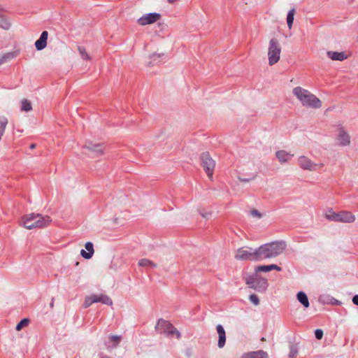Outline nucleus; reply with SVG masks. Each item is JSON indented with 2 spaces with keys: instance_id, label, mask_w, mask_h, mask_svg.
<instances>
[{
  "instance_id": "obj_1",
  "label": "nucleus",
  "mask_w": 358,
  "mask_h": 358,
  "mask_svg": "<svg viewBox=\"0 0 358 358\" xmlns=\"http://www.w3.org/2000/svg\"><path fill=\"white\" fill-rule=\"evenodd\" d=\"M285 241H275L263 244L257 248L259 260L275 258L281 255L286 249Z\"/></svg>"
},
{
  "instance_id": "obj_2",
  "label": "nucleus",
  "mask_w": 358,
  "mask_h": 358,
  "mask_svg": "<svg viewBox=\"0 0 358 358\" xmlns=\"http://www.w3.org/2000/svg\"><path fill=\"white\" fill-rule=\"evenodd\" d=\"M293 94L301 101L302 105L311 108H320L322 106L321 101L308 90L301 87L293 89Z\"/></svg>"
},
{
  "instance_id": "obj_3",
  "label": "nucleus",
  "mask_w": 358,
  "mask_h": 358,
  "mask_svg": "<svg viewBox=\"0 0 358 358\" xmlns=\"http://www.w3.org/2000/svg\"><path fill=\"white\" fill-rule=\"evenodd\" d=\"M51 222L52 219L50 216L39 213H31L22 217L23 226L27 229L43 228L48 226Z\"/></svg>"
},
{
  "instance_id": "obj_4",
  "label": "nucleus",
  "mask_w": 358,
  "mask_h": 358,
  "mask_svg": "<svg viewBox=\"0 0 358 358\" xmlns=\"http://www.w3.org/2000/svg\"><path fill=\"white\" fill-rule=\"evenodd\" d=\"M245 284L251 289L258 292H264L268 287L266 278L260 276L258 273L247 275L245 278Z\"/></svg>"
},
{
  "instance_id": "obj_5",
  "label": "nucleus",
  "mask_w": 358,
  "mask_h": 358,
  "mask_svg": "<svg viewBox=\"0 0 358 358\" xmlns=\"http://www.w3.org/2000/svg\"><path fill=\"white\" fill-rule=\"evenodd\" d=\"M235 259L239 261L259 262L257 248L242 247L236 250Z\"/></svg>"
},
{
  "instance_id": "obj_6",
  "label": "nucleus",
  "mask_w": 358,
  "mask_h": 358,
  "mask_svg": "<svg viewBox=\"0 0 358 358\" xmlns=\"http://www.w3.org/2000/svg\"><path fill=\"white\" fill-rule=\"evenodd\" d=\"M281 46L279 41L273 38L270 40L268 48V64L272 66L276 64L280 57Z\"/></svg>"
},
{
  "instance_id": "obj_7",
  "label": "nucleus",
  "mask_w": 358,
  "mask_h": 358,
  "mask_svg": "<svg viewBox=\"0 0 358 358\" xmlns=\"http://www.w3.org/2000/svg\"><path fill=\"white\" fill-rule=\"evenodd\" d=\"M155 329L159 334H164L168 336H171L176 334L178 339L181 337L180 333L173 327V325L163 319H159L158 320Z\"/></svg>"
},
{
  "instance_id": "obj_8",
  "label": "nucleus",
  "mask_w": 358,
  "mask_h": 358,
  "mask_svg": "<svg viewBox=\"0 0 358 358\" xmlns=\"http://www.w3.org/2000/svg\"><path fill=\"white\" fill-rule=\"evenodd\" d=\"M201 165L203 168L209 179L212 180L215 162L208 152H203L200 157Z\"/></svg>"
},
{
  "instance_id": "obj_9",
  "label": "nucleus",
  "mask_w": 358,
  "mask_h": 358,
  "mask_svg": "<svg viewBox=\"0 0 358 358\" xmlns=\"http://www.w3.org/2000/svg\"><path fill=\"white\" fill-rule=\"evenodd\" d=\"M162 17L160 13H150L143 15L140 18L137 20V22L138 24L141 26H145L147 24H153L158 20H159Z\"/></svg>"
},
{
  "instance_id": "obj_10",
  "label": "nucleus",
  "mask_w": 358,
  "mask_h": 358,
  "mask_svg": "<svg viewBox=\"0 0 358 358\" xmlns=\"http://www.w3.org/2000/svg\"><path fill=\"white\" fill-rule=\"evenodd\" d=\"M298 164L300 168L303 170L313 171L316 170L317 164L313 162L309 158L306 156H301L298 159Z\"/></svg>"
},
{
  "instance_id": "obj_11",
  "label": "nucleus",
  "mask_w": 358,
  "mask_h": 358,
  "mask_svg": "<svg viewBox=\"0 0 358 358\" xmlns=\"http://www.w3.org/2000/svg\"><path fill=\"white\" fill-rule=\"evenodd\" d=\"M336 140L340 146H347L350 143V138L349 134L342 128L339 129Z\"/></svg>"
},
{
  "instance_id": "obj_12",
  "label": "nucleus",
  "mask_w": 358,
  "mask_h": 358,
  "mask_svg": "<svg viewBox=\"0 0 358 358\" xmlns=\"http://www.w3.org/2000/svg\"><path fill=\"white\" fill-rule=\"evenodd\" d=\"M48 36V32L47 31H43L39 38L35 42V47L37 50H43L47 45V40Z\"/></svg>"
},
{
  "instance_id": "obj_13",
  "label": "nucleus",
  "mask_w": 358,
  "mask_h": 358,
  "mask_svg": "<svg viewBox=\"0 0 358 358\" xmlns=\"http://www.w3.org/2000/svg\"><path fill=\"white\" fill-rule=\"evenodd\" d=\"M355 216L350 211L339 212V222L343 223H352L355 221Z\"/></svg>"
},
{
  "instance_id": "obj_14",
  "label": "nucleus",
  "mask_w": 358,
  "mask_h": 358,
  "mask_svg": "<svg viewBox=\"0 0 358 358\" xmlns=\"http://www.w3.org/2000/svg\"><path fill=\"white\" fill-rule=\"evenodd\" d=\"M85 248L87 251H85L83 249L81 250L80 255L83 258L86 259H90V258H92L94 252L93 243L92 242L88 241L85 243Z\"/></svg>"
},
{
  "instance_id": "obj_15",
  "label": "nucleus",
  "mask_w": 358,
  "mask_h": 358,
  "mask_svg": "<svg viewBox=\"0 0 358 358\" xmlns=\"http://www.w3.org/2000/svg\"><path fill=\"white\" fill-rule=\"evenodd\" d=\"M275 156L281 164H284L289 162L294 156V155L285 150H281L276 152Z\"/></svg>"
},
{
  "instance_id": "obj_16",
  "label": "nucleus",
  "mask_w": 358,
  "mask_h": 358,
  "mask_svg": "<svg viewBox=\"0 0 358 358\" xmlns=\"http://www.w3.org/2000/svg\"><path fill=\"white\" fill-rule=\"evenodd\" d=\"M327 55L329 58L336 61L342 62L348 58V55L345 52L328 51Z\"/></svg>"
},
{
  "instance_id": "obj_17",
  "label": "nucleus",
  "mask_w": 358,
  "mask_h": 358,
  "mask_svg": "<svg viewBox=\"0 0 358 358\" xmlns=\"http://www.w3.org/2000/svg\"><path fill=\"white\" fill-rule=\"evenodd\" d=\"M216 329L219 336L217 345L220 348H222L224 346L226 343V333L224 329V327L221 324H217L216 327Z\"/></svg>"
},
{
  "instance_id": "obj_18",
  "label": "nucleus",
  "mask_w": 358,
  "mask_h": 358,
  "mask_svg": "<svg viewBox=\"0 0 358 358\" xmlns=\"http://www.w3.org/2000/svg\"><path fill=\"white\" fill-rule=\"evenodd\" d=\"M85 149L93 152L95 156H99L103 154V148L101 144H92L89 143L84 146Z\"/></svg>"
},
{
  "instance_id": "obj_19",
  "label": "nucleus",
  "mask_w": 358,
  "mask_h": 358,
  "mask_svg": "<svg viewBox=\"0 0 358 358\" xmlns=\"http://www.w3.org/2000/svg\"><path fill=\"white\" fill-rule=\"evenodd\" d=\"M92 301L95 303L101 302L103 304L111 306L113 304V301L111 299L104 294H92Z\"/></svg>"
},
{
  "instance_id": "obj_20",
  "label": "nucleus",
  "mask_w": 358,
  "mask_h": 358,
  "mask_svg": "<svg viewBox=\"0 0 358 358\" xmlns=\"http://www.w3.org/2000/svg\"><path fill=\"white\" fill-rule=\"evenodd\" d=\"M297 300L305 307L308 308L310 306L308 298L306 294L302 291L297 293Z\"/></svg>"
},
{
  "instance_id": "obj_21",
  "label": "nucleus",
  "mask_w": 358,
  "mask_h": 358,
  "mask_svg": "<svg viewBox=\"0 0 358 358\" xmlns=\"http://www.w3.org/2000/svg\"><path fill=\"white\" fill-rule=\"evenodd\" d=\"M248 358H268L267 352L263 350H258L255 352H251L248 354Z\"/></svg>"
},
{
  "instance_id": "obj_22",
  "label": "nucleus",
  "mask_w": 358,
  "mask_h": 358,
  "mask_svg": "<svg viewBox=\"0 0 358 358\" xmlns=\"http://www.w3.org/2000/svg\"><path fill=\"white\" fill-rule=\"evenodd\" d=\"M108 339L110 342L113 343L112 345H107L108 348H116L120 342L121 341L122 337L120 336H115V335H110L108 336Z\"/></svg>"
},
{
  "instance_id": "obj_23",
  "label": "nucleus",
  "mask_w": 358,
  "mask_h": 358,
  "mask_svg": "<svg viewBox=\"0 0 358 358\" xmlns=\"http://www.w3.org/2000/svg\"><path fill=\"white\" fill-rule=\"evenodd\" d=\"M139 266L146 268H155L157 265L152 261L148 259H141L138 263Z\"/></svg>"
},
{
  "instance_id": "obj_24",
  "label": "nucleus",
  "mask_w": 358,
  "mask_h": 358,
  "mask_svg": "<svg viewBox=\"0 0 358 358\" xmlns=\"http://www.w3.org/2000/svg\"><path fill=\"white\" fill-rule=\"evenodd\" d=\"M32 110V106L31 103L26 99H24L21 101V110L24 112H29Z\"/></svg>"
},
{
  "instance_id": "obj_25",
  "label": "nucleus",
  "mask_w": 358,
  "mask_h": 358,
  "mask_svg": "<svg viewBox=\"0 0 358 358\" xmlns=\"http://www.w3.org/2000/svg\"><path fill=\"white\" fill-rule=\"evenodd\" d=\"M295 12H296L295 9L292 8V9L289 10L287 13V26H288L289 29H291L292 27Z\"/></svg>"
},
{
  "instance_id": "obj_26",
  "label": "nucleus",
  "mask_w": 358,
  "mask_h": 358,
  "mask_svg": "<svg viewBox=\"0 0 358 358\" xmlns=\"http://www.w3.org/2000/svg\"><path fill=\"white\" fill-rule=\"evenodd\" d=\"M15 56H16L15 53H14L13 52L4 54L3 55L0 57V65L13 59Z\"/></svg>"
},
{
  "instance_id": "obj_27",
  "label": "nucleus",
  "mask_w": 358,
  "mask_h": 358,
  "mask_svg": "<svg viewBox=\"0 0 358 358\" xmlns=\"http://www.w3.org/2000/svg\"><path fill=\"white\" fill-rule=\"evenodd\" d=\"M10 26V24L7 18L4 15L0 14V27L4 29H8Z\"/></svg>"
},
{
  "instance_id": "obj_28",
  "label": "nucleus",
  "mask_w": 358,
  "mask_h": 358,
  "mask_svg": "<svg viewBox=\"0 0 358 358\" xmlns=\"http://www.w3.org/2000/svg\"><path fill=\"white\" fill-rule=\"evenodd\" d=\"M326 217L331 221L339 222V212L335 213L332 210H330L329 213L326 214Z\"/></svg>"
},
{
  "instance_id": "obj_29",
  "label": "nucleus",
  "mask_w": 358,
  "mask_h": 358,
  "mask_svg": "<svg viewBox=\"0 0 358 358\" xmlns=\"http://www.w3.org/2000/svg\"><path fill=\"white\" fill-rule=\"evenodd\" d=\"M78 52L81 56V57L83 59H85V60H90L91 59V57H90V55L87 54L86 50L85 48L83 47H81V46H78Z\"/></svg>"
},
{
  "instance_id": "obj_30",
  "label": "nucleus",
  "mask_w": 358,
  "mask_h": 358,
  "mask_svg": "<svg viewBox=\"0 0 358 358\" xmlns=\"http://www.w3.org/2000/svg\"><path fill=\"white\" fill-rule=\"evenodd\" d=\"M270 268L268 265H259L257 266L255 268V273L259 274V272H269Z\"/></svg>"
},
{
  "instance_id": "obj_31",
  "label": "nucleus",
  "mask_w": 358,
  "mask_h": 358,
  "mask_svg": "<svg viewBox=\"0 0 358 358\" xmlns=\"http://www.w3.org/2000/svg\"><path fill=\"white\" fill-rule=\"evenodd\" d=\"M298 354V348L295 345H291L289 347V358H294Z\"/></svg>"
},
{
  "instance_id": "obj_32",
  "label": "nucleus",
  "mask_w": 358,
  "mask_h": 358,
  "mask_svg": "<svg viewBox=\"0 0 358 358\" xmlns=\"http://www.w3.org/2000/svg\"><path fill=\"white\" fill-rule=\"evenodd\" d=\"M29 322V319L24 318L22 319L17 325L15 327V329L17 331L21 330L24 327L27 326Z\"/></svg>"
},
{
  "instance_id": "obj_33",
  "label": "nucleus",
  "mask_w": 358,
  "mask_h": 358,
  "mask_svg": "<svg viewBox=\"0 0 358 358\" xmlns=\"http://www.w3.org/2000/svg\"><path fill=\"white\" fill-rule=\"evenodd\" d=\"M249 300L250 301L251 303H252L255 306H257L259 304V299L255 294H250L249 296Z\"/></svg>"
},
{
  "instance_id": "obj_34",
  "label": "nucleus",
  "mask_w": 358,
  "mask_h": 358,
  "mask_svg": "<svg viewBox=\"0 0 358 358\" xmlns=\"http://www.w3.org/2000/svg\"><path fill=\"white\" fill-rule=\"evenodd\" d=\"M93 303H95L94 301H92V295L90 296H88L85 299L84 302V306L85 308H87L90 306Z\"/></svg>"
},
{
  "instance_id": "obj_35",
  "label": "nucleus",
  "mask_w": 358,
  "mask_h": 358,
  "mask_svg": "<svg viewBox=\"0 0 358 358\" xmlns=\"http://www.w3.org/2000/svg\"><path fill=\"white\" fill-rule=\"evenodd\" d=\"M250 214L252 216V217H255L257 218H259L260 219L262 217V215L261 213H259L257 210L256 209H252V210H250Z\"/></svg>"
},
{
  "instance_id": "obj_36",
  "label": "nucleus",
  "mask_w": 358,
  "mask_h": 358,
  "mask_svg": "<svg viewBox=\"0 0 358 358\" xmlns=\"http://www.w3.org/2000/svg\"><path fill=\"white\" fill-rule=\"evenodd\" d=\"M315 336L317 340H321L323 337V331L320 329H316L315 331Z\"/></svg>"
},
{
  "instance_id": "obj_37",
  "label": "nucleus",
  "mask_w": 358,
  "mask_h": 358,
  "mask_svg": "<svg viewBox=\"0 0 358 358\" xmlns=\"http://www.w3.org/2000/svg\"><path fill=\"white\" fill-rule=\"evenodd\" d=\"M160 57L159 55H156V54H154L152 55L151 57H150V59H151V62H149V65H154L155 63L156 62V60Z\"/></svg>"
},
{
  "instance_id": "obj_38",
  "label": "nucleus",
  "mask_w": 358,
  "mask_h": 358,
  "mask_svg": "<svg viewBox=\"0 0 358 358\" xmlns=\"http://www.w3.org/2000/svg\"><path fill=\"white\" fill-rule=\"evenodd\" d=\"M268 266H269L270 271H272V270H276L278 271H282V268L280 267L279 266H278L277 264H270Z\"/></svg>"
},
{
  "instance_id": "obj_39",
  "label": "nucleus",
  "mask_w": 358,
  "mask_h": 358,
  "mask_svg": "<svg viewBox=\"0 0 358 358\" xmlns=\"http://www.w3.org/2000/svg\"><path fill=\"white\" fill-rule=\"evenodd\" d=\"M199 213L204 218H208L209 215H210V213L205 210H199Z\"/></svg>"
},
{
  "instance_id": "obj_40",
  "label": "nucleus",
  "mask_w": 358,
  "mask_h": 358,
  "mask_svg": "<svg viewBox=\"0 0 358 358\" xmlns=\"http://www.w3.org/2000/svg\"><path fill=\"white\" fill-rule=\"evenodd\" d=\"M352 302L355 305L358 306V294H356L353 296Z\"/></svg>"
},
{
  "instance_id": "obj_41",
  "label": "nucleus",
  "mask_w": 358,
  "mask_h": 358,
  "mask_svg": "<svg viewBox=\"0 0 358 358\" xmlns=\"http://www.w3.org/2000/svg\"><path fill=\"white\" fill-rule=\"evenodd\" d=\"M99 356V358H110L108 356L104 355L103 353H100Z\"/></svg>"
},
{
  "instance_id": "obj_42",
  "label": "nucleus",
  "mask_w": 358,
  "mask_h": 358,
  "mask_svg": "<svg viewBox=\"0 0 358 358\" xmlns=\"http://www.w3.org/2000/svg\"><path fill=\"white\" fill-rule=\"evenodd\" d=\"M327 296H320V298H319V301H321V302H323L324 303L325 300H324V298H326Z\"/></svg>"
},
{
  "instance_id": "obj_43",
  "label": "nucleus",
  "mask_w": 358,
  "mask_h": 358,
  "mask_svg": "<svg viewBox=\"0 0 358 358\" xmlns=\"http://www.w3.org/2000/svg\"><path fill=\"white\" fill-rule=\"evenodd\" d=\"M240 180L243 182H248L249 181V179H248V178H240Z\"/></svg>"
},
{
  "instance_id": "obj_44",
  "label": "nucleus",
  "mask_w": 358,
  "mask_h": 358,
  "mask_svg": "<svg viewBox=\"0 0 358 358\" xmlns=\"http://www.w3.org/2000/svg\"><path fill=\"white\" fill-rule=\"evenodd\" d=\"M50 306L51 308L53 307V306H54V299H52V301H51Z\"/></svg>"
},
{
  "instance_id": "obj_45",
  "label": "nucleus",
  "mask_w": 358,
  "mask_h": 358,
  "mask_svg": "<svg viewBox=\"0 0 358 358\" xmlns=\"http://www.w3.org/2000/svg\"><path fill=\"white\" fill-rule=\"evenodd\" d=\"M29 147L31 149H34V148H35L36 145L33 143V144H31Z\"/></svg>"
},
{
  "instance_id": "obj_46",
  "label": "nucleus",
  "mask_w": 358,
  "mask_h": 358,
  "mask_svg": "<svg viewBox=\"0 0 358 358\" xmlns=\"http://www.w3.org/2000/svg\"><path fill=\"white\" fill-rule=\"evenodd\" d=\"M317 166H320V167H322L324 166L323 164H317Z\"/></svg>"
}]
</instances>
